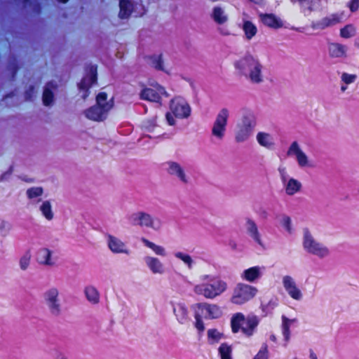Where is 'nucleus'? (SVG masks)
<instances>
[{
  "label": "nucleus",
  "mask_w": 359,
  "mask_h": 359,
  "mask_svg": "<svg viewBox=\"0 0 359 359\" xmlns=\"http://www.w3.org/2000/svg\"><path fill=\"white\" fill-rule=\"evenodd\" d=\"M256 140L259 145L266 149H271L274 146L273 138L271 134L265 132H259Z\"/></svg>",
  "instance_id": "33"
},
{
  "label": "nucleus",
  "mask_w": 359,
  "mask_h": 359,
  "mask_svg": "<svg viewBox=\"0 0 359 359\" xmlns=\"http://www.w3.org/2000/svg\"><path fill=\"white\" fill-rule=\"evenodd\" d=\"M36 262L43 267H53L55 265L53 252L47 248L38 250L36 253Z\"/></svg>",
  "instance_id": "14"
},
{
  "label": "nucleus",
  "mask_w": 359,
  "mask_h": 359,
  "mask_svg": "<svg viewBox=\"0 0 359 359\" xmlns=\"http://www.w3.org/2000/svg\"><path fill=\"white\" fill-rule=\"evenodd\" d=\"M259 18L265 26L271 29H278L283 27V20L273 14H260Z\"/></svg>",
  "instance_id": "25"
},
{
  "label": "nucleus",
  "mask_w": 359,
  "mask_h": 359,
  "mask_svg": "<svg viewBox=\"0 0 359 359\" xmlns=\"http://www.w3.org/2000/svg\"><path fill=\"white\" fill-rule=\"evenodd\" d=\"M149 63L156 69L163 70V61L161 55H154L149 57Z\"/></svg>",
  "instance_id": "43"
},
{
  "label": "nucleus",
  "mask_w": 359,
  "mask_h": 359,
  "mask_svg": "<svg viewBox=\"0 0 359 359\" xmlns=\"http://www.w3.org/2000/svg\"><path fill=\"white\" fill-rule=\"evenodd\" d=\"M311 358H312V359H317L316 356H315L313 355H311Z\"/></svg>",
  "instance_id": "57"
},
{
  "label": "nucleus",
  "mask_w": 359,
  "mask_h": 359,
  "mask_svg": "<svg viewBox=\"0 0 359 359\" xmlns=\"http://www.w3.org/2000/svg\"><path fill=\"white\" fill-rule=\"evenodd\" d=\"M270 338H271V339L273 341H276V336H275V335H273H273H271V336L270 337Z\"/></svg>",
  "instance_id": "54"
},
{
  "label": "nucleus",
  "mask_w": 359,
  "mask_h": 359,
  "mask_svg": "<svg viewBox=\"0 0 359 359\" xmlns=\"http://www.w3.org/2000/svg\"><path fill=\"white\" fill-rule=\"evenodd\" d=\"M287 156H294L298 165L300 168L311 167L309 158L307 155L302 150L299 144L297 142H293L287 151Z\"/></svg>",
  "instance_id": "12"
},
{
  "label": "nucleus",
  "mask_w": 359,
  "mask_h": 359,
  "mask_svg": "<svg viewBox=\"0 0 359 359\" xmlns=\"http://www.w3.org/2000/svg\"><path fill=\"white\" fill-rule=\"evenodd\" d=\"M241 28L244 32L245 39L248 41L251 40L257 34V26L246 18L243 19Z\"/></svg>",
  "instance_id": "30"
},
{
  "label": "nucleus",
  "mask_w": 359,
  "mask_h": 359,
  "mask_svg": "<svg viewBox=\"0 0 359 359\" xmlns=\"http://www.w3.org/2000/svg\"><path fill=\"white\" fill-rule=\"evenodd\" d=\"M96 104L108 114L114 107V99L112 97H109L106 93L101 92L96 97Z\"/></svg>",
  "instance_id": "28"
},
{
  "label": "nucleus",
  "mask_w": 359,
  "mask_h": 359,
  "mask_svg": "<svg viewBox=\"0 0 359 359\" xmlns=\"http://www.w3.org/2000/svg\"><path fill=\"white\" fill-rule=\"evenodd\" d=\"M221 359H232V347L226 343L222 344L219 348Z\"/></svg>",
  "instance_id": "40"
},
{
  "label": "nucleus",
  "mask_w": 359,
  "mask_h": 359,
  "mask_svg": "<svg viewBox=\"0 0 359 359\" xmlns=\"http://www.w3.org/2000/svg\"><path fill=\"white\" fill-rule=\"evenodd\" d=\"M355 44L359 48V38L357 39Z\"/></svg>",
  "instance_id": "56"
},
{
  "label": "nucleus",
  "mask_w": 359,
  "mask_h": 359,
  "mask_svg": "<svg viewBox=\"0 0 359 359\" xmlns=\"http://www.w3.org/2000/svg\"><path fill=\"white\" fill-rule=\"evenodd\" d=\"M107 245L109 249L114 253L125 254L127 255L130 254V250L126 243L114 236L109 235L107 236Z\"/></svg>",
  "instance_id": "17"
},
{
  "label": "nucleus",
  "mask_w": 359,
  "mask_h": 359,
  "mask_svg": "<svg viewBox=\"0 0 359 359\" xmlns=\"http://www.w3.org/2000/svg\"><path fill=\"white\" fill-rule=\"evenodd\" d=\"M257 293V289L245 283H238L233 289L231 302L236 305H242L252 299Z\"/></svg>",
  "instance_id": "8"
},
{
  "label": "nucleus",
  "mask_w": 359,
  "mask_h": 359,
  "mask_svg": "<svg viewBox=\"0 0 359 359\" xmlns=\"http://www.w3.org/2000/svg\"><path fill=\"white\" fill-rule=\"evenodd\" d=\"M57 88L58 83L56 81H50L44 85L41 98L44 106L51 107L55 104Z\"/></svg>",
  "instance_id": "11"
},
{
  "label": "nucleus",
  "mask_w": 359,
  "mask_h": 359,
  "mask_svg": "<svg viewBox=\"0 0 359 359\" xmlns=\"http://www.w3.org/2000/svg\"><path fill=\"white\" fill-rule=\"evenodd\" d=\"M256 126V119L252 114H245L242 116L241 121L236 126L235 140L237 142H244L250 137Z\"/></svg>",
  "instance_id": "7"
},
{
  "label": "nucleus",
  "mask_w": 359,
  "mask_h": 359,
  "mask_svg": "<svg viewBox=\"0 0 359 359\" xmlns=\"http://www.w3.org/2000/svg\"><path fill=\"white\" fill-rule=\"evenodd\" d=\"M7 175V173H4L3 174L1 177H0V181H3L4 180V179L6 178V176Z\"/></svg>",
  "instance_id": "53"
},
{
  "label": "nucleus",
  "mask_w": 359,
  "mask_h": 359,
  "mask_svg": "<svg viewBox=\"0 0 359 359\" xmlns=\"http://www.w3.org/2000/svg\"><path fill=\"white\" fill-rule=\"evenodd\" d=\"M341 36L343 38H350L355 34V29L352 25H348L340 31Z\"/></svg>",
  "instance_id": "45"
},
{
  "label": "nucleus",
  "mask_w": 359,
  "mask_h": 359,
  "mask_svg": "<svg viewBox=\"0 0 359 359\" xmlns=\"http://www.w3.org/2000/svg\"><path fill=\"white\" fill-rule=\"evenodd\" d=\"M168 172L177 177L183 183H187L188 182L184 168L179 163L169 162L168 163Z\"/></svg>",
  "instance_id": "26"
},
{
  "label": "nucleus",
  "mask_w": 359,
  "mask_h": 359,
  "mask_svg": "<svg viewBox=\"0 0 359 359\" xmlns=\"http://www.w3.org/2000/svg\"><path fill=\"white\" fill-rule=\"evenodd\" d=\"M85 116L93 121H102L106 119L107 114L105 111L95 104L83 111Z\"/></svg>",
  "instance_id": "24"
},
{
  "label": "nucleus",
  "mask_w": 359,
  "mask_h": 359,
  "mask_svg": "<svg viewBox=\"0 0 359 359\" xmlns=\"http://www.w3.org/2000/svg\"><path fill=\"white\" fill-rule=\"evenodd\" d=\"M145 263L149 271L154 275H163L166 271V268L158 257L147 256L144 259Z\"/></svg>",
  "instance_id": "16"
},
{
  "label": "nucleus",
  "mask_w": 359,
  "mask_h": 359,
  "mask_svg": "<svg viewBox=\"0 0 359 359\" xmlns=\"http://www.w3.org/2000/svg\"><path fill=\"white\" fill-rule=\"evenodd\" d=\"M303 248L310 255L319 259H325L330 255V248L318 241L309 231H305L303 237Z\"/></svg>",
  "instance_id": "4"
},
{
  "label": "nucleus",
  "mask_w": 359,
  "mask_h": 359,
  "mask_svg": "<svg viewBox=\"0 0 359 359\" xmlns=\"http://www.w3.org/2000/svg\"><path fill=\"white\" fill-rule=\"evenodd\" d=\"M262 275V268L255 266L244 270L241 276L243 280L252 283L259 279Z\"/></svg>",
  "instance_id": "29"
},
{
  "label": "nucleus",
  "mask_w": 359,
  "mask_h": 359,
  "mask_svg": "<svg viewBox=\"0 0 359 359\" xmlns=\"http://www.w3.org/2000/svg\"><path fill=\"white\" fill-rule=\"evenodd\" d=\"M246 229L248 233L250 235V236L255 239L256 241L259 242L260 238L258 231V229L255 222L251 219H248L246 222Z\"/></svg>",
  "instance_id": "38"
},
{
  "label": "nucleus",
  "mask_w": 359,
  "mask_h": 359,
  "mask_svg": "<svg viewBox=\"0 0 359 359\" xmlns=\"http://www.w3.org/2000/svg\"><path fill=\"white\" fill-rule=\"evenodd\" d=\"M174 257L176 259L181 260L189 269H192L194 262L189 254L182 251H177L174 253Z\"/></svg>",
  "instance_id": "37"
},
{
  "label": "nucleus",
  "mask_w": 359,
  "mask_h": 359,
  "mask_svg": "<svg viewBox=\"0 0 359 359\" xmlns=\"http://www.w3.org/2000/svg\"><path fill=\"white\" fill-rule=\"evenodd\" d=\"M43 300L50 314L59 317L63 313V306L60 300V290L56 287L47 289L43 293Z\"/></svg>",
  "instance_id": "6"
},
{
  "label": "nucleus",
  "mask_w": 359,
  "mask_h": 359,
  "mask_svg": "<svg viewBox=\"0 0 359 359\" xmlns=\"http://www.w3.org/2000/svg\"><path fill=\"white\" fill-rule=\"evenodd\" d=\"M220 33H221L222 35H228V33H226V32H224V30H223V29H221V30H220Z\"/></svg>",
  "instance_id": "55"
},
{
  "label": "nucleus",
  "mask_w": 359,
  "mask_h": 359,
  "mask_svg": "<svg viewBox=\"0 0 359 359\" xmlns=\"http://www.w3.org/2000/svg\"><path fill=\"white\" fill-rule=\"evenodd\" d=\"M263 66L257 60L255 65L251 67L245 76L253 84H260L264 81V75L262 73Z\"/></svg>",
  "instance_id": "19"
},
{
  "label": "nucleus",
  "mask_w": 359,
  "mask_h": 359,
  "mask_svg": "<svg viewBox=\"0 0 359 359\" xmlns=\"http://www.w3.org/2000/svg\"><path fill=\"white\" fill-rule=\"evenodd\" d=\"M97 80V72L96 69L91 67L88 74L82 79L81 83L79 84V88L80 90H83L84 93L82 95V98L86 100L88 97L87 90L90 86L96 82Z\"/></svg>",
  "instance_id": "20"
},
{
  "label": "nucleus",
  "mask_w": 359,
  "mask_h": 359,
  "mask_svg": "<svg viewBox=\"0 0 359 359\" xmlns=\"http://www.w3.org/2000/svg\"><path fill=\"white\" fill-rule=\"evenodd\" d=\"M39 210L43 217L47 220L53 219L54 217V213L52 209L51 203L49 201H44L42 202L41 205L39 207Z\"/></svg>",
  "instance_id": "36"
},
{
  "label": "nucleus",
  "mask_w": 359,
  "mask_h": 359,
  "mask_svg": "<svg viewBox=\"0 0 359 359\" xmlns=\"http://www.w3.org/2000/svg\"><path fill=\"white\" fill-rule=\"evenodd\" d=\"M129 221L133 226L140 228H150L155 231H160L162 229L161 220L144 211L132 213L129 217Z\"/></svg>",
  "instance_id": "5"
},
{
  "label": "nucleus",
  "mask_w": 359,
  "mask_h": 359,
  "mask_svg": "<svg viewBox=\"0 0 359 359\" xmlns=\"http://www.w3.org/2000/svg\"><path fill=\"white\" fill-rule=\"evenodd\" d=\"M166 92L163 87L156 85L153 88H145L140 93V97L142 100L150 102H158L161 95H165Z\"/></svg>",
  "instance_id": "13"
},
{
  "label": "nucleus",
  "mask_w": 359,
  "mask_h": 359,
  "mask_svg": "<svg viewBox=\"0 0 359 359\" xmlns=\"http://www.w3.org/2000/svg\"><path fill=\"white\" fill-rule=\"evenodd\" d=\"M329 52L330 55L334 57H345L346 47L339 43H332L329 46Z\"/></svg>",
  "instance_id": "34"
},
{
  "label": "nucleus",
  "mask_w": 359,
  "mask_h": 359,
  "mask_svg": "<svg viewBox=\"0 0 359 359\" xmlns=\"http://www.w3.org/2000/svg\"><path fill=\"white\" fill-rule=\"evenodd\" d=\"M267 349L266 348H264V349L259 351L254 359H267Z\"/></svg>",
  "instance_id": "51"
},
{
  "label": "nucleus",
  "mask_w": 359,
  "mask_h": 359,
  "mask_svg": "<svg viewBox=\"0 0 359 359\" xmlns=\"http://www.w3.org/2000/svg\"><path fill=\"white\" fill-rule=\"evenodd\" d=\"M283 285L292 298L296 300H299L302 298V292L297 286V284L292 277L290 276H283Z\"/></svg>",
  "instance_id": "18"
},
{
  "label": "nucleus",
  "mask_w": 359,
  "mask_h": 359,
  "mask_svg": "<svg viewBox=\"0 0 359 359\" xmlns=\"http://www.w3.org/2000/svg\"><path fill=\"white\" fill-rule=\"evenodd\" d=\"M339 18L335 15H333L324 18L321 23L324 27H330L339 23Z\"/></svg>",
  "instance_id": "46"
},
{
  "label": "nucleus",
  "mask_w": 359,
  "mask_h": 359,
  "mask_svg": "<svg viewBox=\"0 0 359 359\" xmlns=\"http://www.w3.org/2000/svg\"><path fill=\"white\" fill-rule=\"evenodd\" d=\"M173 313L180 323L187 318L188 311L187 307L182 304H177L173 306Z\"/></svg>",
  "instance_id": "35"
},
{
  "label": "nucleus",
  "mask_w": 359,
  "mask_h": 359,
  "mask_svg": "<svg viewBox=\"0 0 359 359\" xmlns=\"http://www.w3.org/2000/svg\"><path fill=\"white\" fill-rule=\"evenodd\" d=\"M197 311L203 317L211 319L219 318L222 314L220 307L217 304H200Z\"/></svg>",
  "instance_id": "15"
},
{
  "label": "nucleus",
  "mask_w": 359,
  "mask_h": 359,
  "mask_svg": "<svg viewBox=\"0 0 359 359\" xmlns=\"http://www.w3.org/2000/svg\"><path fill=\"white\" fill-rule=\"evenodd\" d=\"M359 7V0H352L349 4L350 10L352 12H355L358 9Z\"/></svg>",
  "instance_id": "52"
},
{
  "label": "nucleus",
  "mask_w": 359,
  "mask_h": 359,
  "mask_svg": "<svg viewBox=\"0 0 359 359\" xmlns=\"http://www.w3.org/2000/svg\"><path fill=\"white\" fill-rule=\"evenodd\" d=\"M202 317H203L201 314H199V311L196 310L195 314L196 323L195 327L198 330V332H202L205 330L204 324L202 320Z\"/></svg>",
  "instance_id": "49"
},
{
  "label": "nucleus",
  "mask_w": 359,
  "mask_h": 359,
  "mask_svg": "<svg viewBox=\"0 0 359 359\" xmlns=\"http://www.w3.org/2000/svg\"><path fill=\"white\" fill-rule=\"evenodd\" d=\"M294 320L283 317V333L286 342L290 340V325Z\"/></svg>",
  "instance_id": "42"
},
{
  "label": "nucleus",
  "mask_w": 359,
  "mask_h": 359,
  "mask_svg": "<svg viewBox=\"0 0 359 359\" xmlns=\"http://www.w3.org/2000/svg\"><path fill=\"white\" fill-rule=\"evenodd\" d=\"M85 297L92 304H97L100 302V294L98 290L93 285H88L84 289Z\"/></svg>",
  "instance_id": "31"
},
{
  "label": "nucleus",
  "mask_w": 359,
  "mask_h": 359,
  "mask_svg": "<svg viewBox=\"0 0 359 359\" xmlns=\"http://www.w3.org/2000/svg\"><path fill=\"white\" fill-rule=\"evenodd\" d=\"M32 255L29 252H25L22 255L18 261V265L20 271H26L30 266Z\"/></svg>",
  "instance_id": "39"
},
{
  "label": "nucleus",
  "mask_w": 359,
  "mask_h": 359,
  "mask_svg": "<svg viewBox=\"0 0 359 359\" xmlns=\"http://www.w3.org/2000/svg\"><path fill=\"white\" fill-rule=\"evenodd\" d=\"M43 193V189L42 187H32L27 190V196L29 199H33L37 197L41 196Z\"/></svg>",
  "instance_id": "44"
},
{
  "label": "nucleus",
  "mask_w": 359,
  "mask_h": 359,
  "mask_svg": "<svg viewBox=\"0 0 359 359\" xmlns=\"http://www.w3.org/2000/svg\"><path fill=\"white\" fill-rule=\"evenodd\" d=\"M228 289L227 283L218 277L211 278L209 281L196 284L194 292L206 299H215L225 292Z\"/></svg>",
  "instance_id": "1"
},
{
  "label": "nucleus",
  "mask_w": 359,
  "mask_h": 359,
  "mask_svg": "<svg viewBox=\"0 0 359 359\" xmlns=\"http://www.w3.org/2000/svg\"><path fill=\"white\" fill-rule=\"evenodd\" d=\"M210 17L217 25H224L229 21V15L224 8L221 6H215L212 8Z\"/></svg>",
  "instance_id": "27"
},
{
  "label": "nucleus",
  "mask_w": 359,
  "mask_h": 359,
  "mask_svg": "<svg viewBox=\"0 0 359 359\" xmlns=\"http://www.w3.org/2000/svg\"><path fill=\"white\" fill-rule=\"evenodd\" d=\"M229 111L227 109H221L217 114L211 127V136L216 141H222L226 135Z\"/></svg>",
  "instance_id": "9"
},
{
  "label": "nucleus",
  "mask_w": 359,
  "mask_h": 359,
  "mask_svg": "<svg viewBox=\"0 0 359 359\" xmlns=\"http://www.w3.org/2000/svg\"><path fill=\"white\" fill-rule=\"evenodd\" d=\"M294 2H298L300 6L306 8L311 10L314 6L316 0H292Z\"/></svg>",
  "instance_id": "50"
},
{
  "label": "nucleus",
  "mask_w": 359,
  "mask_h": 359,
  "mask_svg": "<svg viewBox=\"0 0 359 359\" xmlns=\"http://www.w3.org/2000/svg\"><path fill=\"white\" fill-rule=\"evenodd\" d=\"M223 337V334L215 329H210L208 331V337L210 343L218 342Z\"/></svg>",
  "instance_id": "41"
},
{
  "label": "nucleus",
  "mask_w": 359,
  "mask_h": 359,
  "mask_svg": "<svg viewBox=\"0 0 359 359\" xmlns=\"http://www.w3.org/2000/svg\"><path fill=\"white\" fill-rule=\"evenodd\" d=\"M11 229V225L8 222L5 220L0 221V234L1 236H7Z\"/></svg>",
  "instance_id": "48"
},
{
  "label": "nucleus",
  "mask_w": 359,
  "mask_h": 359,
  "mask_svg": "<svg viewBox=\"0 0 359 359\" xmlns=\"http://www.w3.org/2000/svg\"><path fill=\"white\" fill-rule=\"evenodd\" d=\"M191 107L187 100L182 97H176L171 100L170 111L166 114V120L170 126L176 123L175 118H187L191 114Z\"/></svg>",
  "instance_id": "3"
},
{
  "label": "nucleus",
  "mask_w": 359,
  "mask_h": 359,
  "mask_svg": "<svg viewBox=\"0 0 359 359\" xmlns=\"http://www.w3.org/2000/svg\"><path fill=\"white\" fill-rule=\"evenodd\" d=\"M141 242L144 247L149 249L154 255L160 257H165L168 255V252L165 247L149 241L146 238H142Z\"/></svg>",
  "instance_id": "23"
},
{
  "label": "nucleus",
  "mask_w": 359,
  "mask_h": 359,
  "mask_svg": "<svg viewBox=\"0 0 359 359\" xmlns=\"http://www.w3.org/2000/svg\"><path fill=\"white\" fill-rule=\"evenodd\" d=\"M259 324V319L256 316L250 315L247 317L241 313L234 314L231 320V327L233 333L239 330L247 337L252 336Z\"/></svg>",
  "instance_id": "2"
},
{
  "label": "nucleus",
  "mask_w": 359,
  "mask_h": 359,
  "mask_svg": "<svg viewBox=\"0 0 359 359\" xmlns=\"http://www.w3.org/2000/svg\"><path fill=\"white\" fill-rule=\"evenodd\" d=\"M340 78L342 82L340 90L344 93L347 90L348 85L353 84L356 81L358 76L353 72H344L341 74Z\"/></svg>",
  "instance_id": "32"
},
{
  "label": "nucleus",
  "mask_w": 359,
  "mask_h": 359,
  "mask_svg": "<svg viewBox=\"0 0 359 359\" xmlns=\"http://www.w3.org/2000/svg\"><path fill=\"white\" fill-rule=\"evenodd\" d=\"M146 12L144 6L135 4L133 0H119L118 17L121 19L128 18L133 13L136 16H142Z\"/></svg>",
  "instance_id": "10"
},
{
  "label": "nucleus",
  "mask_w": 359,
  "mask_h": 359,
  "mask_svg": "<svg viewBox=\"0 0 359 359\" xmlns=\"http://www.w3.org/2000/svg\"><path fill=\"white\" fill-rule=\"evenodd\" d=\"M282 181L287 196H292L301 191L302 184L299 180L292 177L287 178L283 176L282 177Z\"/></svg>",
  "instance_id": "21"
},
{
  "label": "nucleus",
  "mask_w": 359,
  "mask_h": 359,
  "mask_svg": "<svg viewBox=\"0 0 359 359\" xmlns=\"http://www.w3.org/2000/svg\"><path fill=\"white\" fill-rule=\"evenodd\" d=\"M280 223L287 233H292V229L291 219L290 217H288L287 215H283L281 217V219H280Z\"/></svg>",
  "instance_id": "47"
},
{
  "label": "nucleus",
  "mask_w": 359,
  "mask_h": 359,
  "mask_svg": "<svg viewBox=\"0 0 359 359\" xmlns=\"http://www.w3.org/2000/svg\"><path fill=\"white\" fill-rule=\"evenodd\" d=\"M257 60V59L252 55H248L236 60L234 65L237 70L244 75H246L251 67H252Z\"/></svg>",
  "instance_id": "22"
}]
</instances>
